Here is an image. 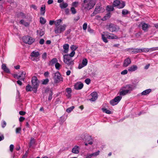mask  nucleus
I'll use <instances>...</instances> for the list:
<instances>
[{"instance_id": "nucleus-1", "label": "nucleus", "mask_w": 158, "mask_h": 158, "mask_svg": "<svg viewBox=\"0 0 158 158\" xmlns=\"http://www.w3.org/2000/svg\"><path fill=\"white\" fill-rule=\"evenodd\" d=\"M96 3L95 0H84L81 6L84 10H89L94 7Z\"/></svg>"}, {"instance_id": "nucleus-2", "label": "nucleus", "mask_w": 158, "mask_h": 158, "mask_svg": "<svg viewBox=\"0 0 158 158\" xmlns=\"http://www.w3.org/2000/svg\"><path fill=\"white\" fill-rule=\"evenodd\" d=\"M32 86L34 89L33 91L35 93L37 91V88L39 86V82L37 77L36 76H33L31 79Z\"/></svg>"}, {"instance_id": "nucleus-3", "label": "nucleus", "mask_w": 158, "mask_h": 158, "mask_svg": "<svg viewBox=\"0 0 158 158\" xmlns=\"http://www.w3.org/2000/svg\"><path fill=\"white\" fill-rule=\"evenodd\" d=\"M126 5L125 2L124 1L120 2L119 0H114L113 3V6L114 7H117L118 9H122Z\"/></svg>"}, {"instance_id": "nucleus-4", "label": "nucleus", "mask_w": 158, "mask_h": 158, "mask_svg": "<svg viewBox=\"0 0 158 158\" xmlns=\"http://www.w3.org/2000/svg\"><path fill=\"white\" fill-rule=\"evenodd\" d=\"M63 61L66 64L70 65H73L74 64L73 61L69 54H65L63 56Z\"/></svg>"}, {"instance_id": "nucleus-5", "label": "nucleus", "mask_w": 158, "mask_h": 158, "mask_svg": "<svg viewBox=\"0 0 158 158\" xmlns=\"http://www.w3.org/2000/svg\"><path fill=\"white\" fill-rule=\"evenodd\" d=\"M66 25L65 24L60 25V26L55 27L54 31L56 34H60L63 32L66 29Z\"/></svg>"}, {"instance_id": "nucleus-6", "label": "nucleus", "mask_w": 158, "mask_h": 158, "mask_svg": "<svg viewBox=\"0 0 158 158\" xmlns=\"http://www.w3.org/2000/svg\"><path fill=\"white\" fill-rule=\"evenodd\" d=\"M53 79L54 80V82L55 83L59 82L61 81H62V78L60 73L57 71L56 73L53 74Z\"/></svg>"}, {"instance_id": "nucleus-7", "label": "nucleus", "mask_w": 158, "mask_h": 158, "mask_svg": "<svg viewBox=\"0 0 158 158\" xmlns=\"http://www.w3.org/2000/svg\"><path fill=\"white\" fill-rule=\"evenodd\" d=\"M23 42L29 44H31L35 41V39L32 37L28 36H24L23 38Z\"/></svg>"}, {"instance_id": "nucleus-8", "label": "nucleus", "mask_w": 158, "mask_h": 158, "mask_svg": "<svg viewBox=\"0 0 158 158\" xmlns=\"http://www.w3.org/2000/svg\"><path fill=\"white\" fill-rule=\"evenodd\" d=\"M109 31L111 32L116 31L119 29V27L117 25L111 23L108 26Z\"/></svg>"}, {"instance_id": "nucleus-9", "label": "nucleus", "mask_w": 158, "mask_h": 158, "mask_svg": "<svg viewBox=\"0 0 158 158\" xmlns=\"http://www.w3.org/2000/svg\"><path fill=\"white\" fill-rule=\"evenodd\" d=\"M83 86L84 85L83 83L80 81L75 83L74 85V87L76 90H78L81 89L83 87Z\"/></svg>"}, {"instance_id": "nucleus-10", "label": "nucleus", "mask_w": 158, "mask_h": 158, "mask_svg": "<svg viewBox=\"0 0 158 158\" xmlns=\"http://www.w3.org/2000/svg\"><path fill=\"white\" fill-rule=\"evenodd\" d=\"M40 55L39 52H32L31 54V59L32 60L34 61L35 60V58H37Z\"/></svg>"}, {"instance_id": "nucleus-11", "label": "nucleus", "mask_w": 158, "mask_h": 158, "mask_svg": "<svg viewBox=\"0 0 158 158\" xmlns=\"http://www.w3.org/2000/svg\"><path fill=\"white\" fill-rule=\"evenodd\" d=\"M90 95L92 97V98L89 99L90 101L94 102L98 98V94L96 92H94L92 93Z\"/></svg>"}, {"instance_id": "nucleus-12", "label": "nucleus", "mask_w": 158, "mask_h": 158, "mask_svg": "<svg viewBox=\"0 0 158 158\" xmlns=\"http://www.w3.org/2000/svg\"><path fill=\"white\" fill-rule=\"evenodd\" d=\"M140 24L142 25V28L143 31H146L150 27V25L144 22H141Z\"/></svg>"}, {"instance_id": "nucleus-13", "label": "nucleus", "mask_w": 158, "mask_h": 158, "mask_svg": "<svg viewBox=\"0 0 158 158\" xmlns=\"http://www.w3.org/2000/svg\"><path fill=\"white\" fill-rule=\"evenodd\" d=\"M65 91L67 93L66 96L67 98H71L72 92L71 89L70 88H67L65 89Z\"/></svg>"}, {"instance_id": "nucleus-14", "label": "nucleus", "mask_w": 158, "mask_h": 158, "mask_svg": "<svg viewBox=\"0 0 158 158\" xmlns=\"http://www.w3.org/2000/svg\"><path fill=\"white\" fill-rule=\"evenodd\" d=\"M131 63V59L129 58H127L125 59L124 61L123 64V66L124 67H127Z\"/></svg>"}, {"instance_id": "nucleus-15", "label": "nucleus", "mask_w": 158, "mask_h": 158, "mask_svg": "<svg viewBox=\"0 0 158 158\" xmlns=\"http://www.w3.org/2000/svg\"><path fill=\"white\" fill-rule=\"evenodd\" d=\"M138 69V67L136 65H133L128 68V71L130 72H133L136 70Z\"/></svg>"}, {"instance_id": "nucleus-16", "label": "nucleus", "mask_w": 158, "mask_h": 158, "mask_svg": "<svg viewBox=\"0 0 158 158\" xmlns=\"http://www.w3.org/2000/svg\"><path fill=\"white\" fill-rule=\"evenodd\" d=\"M79 147L76 145L73 148L72 152L73 153L77 154L79 153Z\"/></svg>"}, {"instance_id": "nucleus-17", "label": "nucleus", "mask_w": 158, "mask_h": 158, "mask_svg": "<svg viewBox=\"0 0 158 158\" xmlns=\"http://www.w3.org/2000/svg\"><path fill=\"white\" fill-rule=\"evenodd\" d=\"M110 34V35H106L107 38L110 39H117L118 38V37L116 35L113 34Z\"/></svg>"}, {"instance_id": "nucleus-18", "label": "nucleus", "mask_w": 158, "mask_h": 158, "mask_svg": "<svg viewBox=\"0 0 158 158\" xmlns=\"http://www.w3.org/2000/svg\"><path fill=\"white\" fill-rule=\"evenodd\" d=\"M128 93H129V90H122L119 92V95L120 96H124Z\"/></svg>"}, {"instance_id": "nucleus-19", "label": "nucleus", "mask_w": 158, "mask_h": 158, "mask_svg": "<svg viewBox=\"0 0 158 158\" xmlns=\"http://www.w3.org/2000/svg\"><path fill=\"white\" fill-rule=\"evenodd\" d=\"M69 46L68 44H64L63 46L64 49V52L65 53H67L68 52Z\"/></svg>"}, {"instance_id": "nucleus-20", "label": "nucleus", "mask_w": 158, "mask_h": 158, "mask_svg": "<svg viewBox=\"0 0 158 158\" xmlns=\"http://www.w3.org/2000/svg\"><path fill=\"white\" fill-rule=\"evenodd\" d=\"M59 6L61 9H63L66 8L68 6V4L67 3L63 2L60 4Z\"/></svg>"}, {"instance_id": "nucleus-21", "label": "nucleus", "mask_w": 158, "mask_h": 158, "mask_svg": "<svg viewBox=\"0 0 158 158\" xmlns=\"http://www.w3.org/2000/svg\"><path fill=\"white\" fill-rule=\"evenodd\" d=\"M45 12V6L42 5V6L40 8V14L42 15H44Z\"/></svg>"}, {"instance_id": "nucleus-22", "label": "nucleus", "mask_w": 158, "mask_h": 158, "mask_svg": "<svg viewBox=\"0 0 158 158\" xmlns=\"http://www.w3.org/2000/svg\"><path fill=\"white\" fill-rule=\"evenodd\" d=\"M124 88L128 89H127V90H129V93H130V92L132 90L134 89L133 85H126V86L124 87Z\"/></svg>"}, {"instance_id": "nucleus-23", "label": "nucleus", "mask_w": 158, "mask_h": 158, "mask_svg": "<svg viewBox=\"0 0 158 158\" xmlns=\"http://www.w3.org/2000/svg\"><path fill=\"white\" fill-rule=\"evenodd\" d=\"M58 61V60L56 58H54L52 59L51 61L50 62L49 64L51 65H52L54 64H56Z\"/></svg>"}, {"instance_id": "nucleus-24", "label": "nucleus", "mask_w": 158, "mask_h": 158, "mask_svg": "<svg viewBox=\"0 0 158 158\" xmlns=\"http://www.w3.org/2000/svg\"><path fill=\"white\" fill-rule=\"evenodd\" d=\"M151 91V89H148L143 91L141 93L142 95H146L149 94Z\"/></svg>"}, {"instance_id": "nucleus-25", "label": "nucleus", "mask_w": 158, "mask_h": 158, "mask_svg": "<svg viewBox=\"0 0 158 158\" xmlns=\"http://www.w3.org/2000/svg\"><path fill=\"white\" fill-rule=\"evenodd\" d=\"M26 90L27 91H31V90H34V89L31 87L29 84H28L26 87Z\"/></svg>"}, {"instance_id": "nucleus-26", "label": "nucleus", "mask_w": 158, "mask_h": 158, "mask_svg": "<svg viewBox=\"0 0 158 158\" xmlns=\"http://www.w3.org/2000/svg\"><path fill=\"white\" fill-rule=\"evenodd\" d=\"M19 22L21 24L23 25L26 27L28 26L29 25V24L28 22H25L24 20L23 19L21 20Z\"/></svg>"}, {"instance_id": "nucleus-27", "label": "nucleus", "mask_w": 158, "mask_h": 158, "mask_svg": "<svg viewBox=\"0 0 158 158\" xmlns=\"http://www.w3.org/2000/svg\"><path fill=\"white\" fill-rule=\"evenodd\" d=\"M101 9H102V7L100 8V6H97V5L94 10L98 14L101 12L100 10Z\"/></svg>"}, {"instance_id": "nucleus-28", "label": "nucleus", "mask_w": 158, "mask_h": 158, "mask_svg": "<svg viewBox=\"0 0 158 158\" xmlns=\"http://www.w3.org/2000/svg\"><path fill=\"white\" fill-rule=\"evenodd\" d=\"M106 9L109 11H112L114 10V6H108L106 7Z\"/></svg>"}, {"instance_id": "nucleus-29", "label": "nucleus", "mask_w": 158, "mask_h": 158, "mask_svg": "<svg viewBox=\"0 0 158 158\" xmlns=\"http://www.w3.org/2000/svg\"><path fill=\"white\" fill-rule=\"evenodd\" d=\"M122 98V97L121 96H117L115 97L114 99L116 102H117V103H118L121 99Z\"/></svg>"}, {"instance_id": "nucleus-30", "label": "nucleus", "mask_w": 158, "mask_h": 158, "mask_svg": "<svg viewBox=\"0 0 158 158\" xmlns=\"http://www.w3.org/2000/svg\"><path fill=\"white\" fill-rule=\"evenodd\" d=\"M62 21V20L60 19H58L55 22V27H57L58 26H60V24L61 22Z\"/></svg>"}, {"instance_id": "nucleus-31", "label": "nucleus", "mask_w": 158, "mask_h": 158, "mask_svg": "<svg viewBox=\"0 0 158 158\" xmlns=\"http://www.w3.org/2000/svg\"><path fill=\"white\" fill-rule=\"evenodd\" d=\"M102 110L103 112H105L106 114H111V112L110 111V110H109L106 109L105 108H102Z\"/></svg>"}, {"instance_id": "nucleus-32", "label": "nucleus", "mask_w": 158, "mask_h": 158, "mask_svg": "<svg viewBox=\"0 0 158 158\" xmlns=\"http://www.w3.org/2000/svg\"><path fill=\"white\" fill-rule=\"evenodd\" d=\"M40 22L42 24H44L46 22V19L43 17L40 18Z\"/></svg>"}, {"instance_id": "nucleus-33", "label": "nucleus", "mask_w": 158, "mask_h": 158, "mask_svg": "<svg viewBox=\"0 0 158 158\" xmlns=\"http://www.w3.org/2000/svg\"><path fill=\"white\" fill-rule=\"evenodd\" d=\"M42 81V84L43 85H46L48 83L49 81V80L48 78H46L45 79L43 80Z\"/></svg>"}, {"instance_id": "nucleus-34", "label": "nucleus", "mask_w": 158, "mask_h": 158, "mask_svg": "<svg viewBox=\"0 0 158 158\" xmlns=\"http://www.w3.org/2000/svg\"><path fill=\"white\" fill-rule=\"evenodd\" d=\"M110 104L113 106H114L115 105H117L118 103H117V102H116L114 99H112L110 101Z\"/></svg>"}, {"instance_id": "nucleus-35", "label": "nucleus", "mask_w": 158, "mask_h": 158, "mask_svg": "<svg viewBox=\"0 0 158 158\" xmlns=\"http://www.w3.org/2000/svg\"><path fill=\"white\" fill-rule=\"evenodd\" d=\"M88 60L86 58H84L83 59L82 62V64H83L84 66H86L87 64Z\"/></svg>"}, {"instance_id": "nucleus-36", "label": "nucleus", "mask_w": 158, "mask_h": 158, "mask_svg": "<svg viewBox=\"0 0 158 158\" xmlns=\"http://www.w3.org/2000/svg\"><path fill=\"white\" fill-rule=\"evenodd\" d=\"M135 48H128L127 49V51H129V52H130L132 53H136V52H135Z\"/></svg>"}, {"instance_id": "nucleus-37", "label": "nucleus", "mask_w": 158, "mask_h": 158, "mask_svg": "<svg viewBox=\"0 0 158 158\" xmlns=\"http://www.w3.org/2000/svg\"><path fill=\"white\" fill-rule=\"evenodd\" d=\"M129 12L126 9H123L122 11V14L123 15H125L128 14Z\"/></svg>"}, {"instance_id": "nucleus-38", "label": "nucleus", "mask_w": 158, "mask_h": 158, "mask_svg": "<svg viewBox=\"0 0 158 158\" xmlns=\"http://www.w3.org/2000/svg\"><path fill=\"white\" fill-rule=\"evenodd\" d=\"M74 108V106H72L69 108H68L66 110V111L68 113L71 112Z\"/></svg>"}, {"instance_id": "nucleus-39", "label": "nucleus", "mask_w": 158, "mask_h": 158, "mask_svg": "<svg viewBox=\"0 0 158 158\" xmlns=\"http://www.w3.org/2000/svg\"><path fill=\"white\" fill-rule=\"evenodd\" d=\"M78 4L79 2H74L72 3V6L73 7H76L78 6Z\"/></svg>"}, {"instance_id": "nucleus-40", "label": "nucleus", "mask_w": 158, "mask_h": 158, "mask_svg": "<svg viewBox=\"0 0 158 158\" xmlns=\"http://www.w3.org/2000/svg\"><path fill=\"white\" fill-rule=\"evenodd\" d=\"M141 49V52H148L149 51V49L148 48H143Z\"/></svg>"}, {"instance_id": "nucleus-41", "label": "nucleus", "mask_w": 158, "mask_h": 158, "mask_svg": "<svg viewBox=\"0 0 158 158\" xmlns=\"http://www.w3.org/2000/svg\"><path fill=\"white\" fill-rule=\"evenodd\" d=\"M102 38L103 40V41L106 43L108 42V40H107V38L105 36V35H104L102 34Z\"/></svg>"}, {"instance_id": "nucleus-42", "label": "nucleus", "mask_w": 158, "mask_h": 158, "mask_svg": "<svg viewBox=\"0 0 158 158\" xmlns=\"http://www.w3.org/2000/svg\"><path fill=\"white\" fill-rule=\"evenodd\" d=\"M70 10L72 12V14H75L76 12V10L74 7H71L70 9Z\"/></svg>"}, {"instance_id": "nucleus-43", "label": "nucleus", "mask_w": 158, "mask_h": 158, "mask_svg": "<svg viewBox=\"0 0 158 158\" xmlns=\"http://www.w3.org/2000/svg\"><path fill=\"white\" fill-rule=\"evenodd\" d=\"M35 143V141L34 139L33 138H31L30 143V147H31Z\"/></svg>"}, {"instance_id": "nucleus-44", "label": "nucleus", "mask_w": 158, "mask_h": 158, "mask_svg": "<svg viewBox=\"0 0 158 158\" xmlns=\"http://www.w3.org/2000/svg\"><path fill=\"white\" fill-rule=\"evenodd\" d=\"M55 66L56 68L57 69L59 70L60 69V65L59 63L57 62L55 64Z\"/></svg>"}, {"instance_id": "nucleus-45", "label": "nucleus", "mask_w": 158, "mask_h": 158, "mask_svg": "<svg viewBox=\"0 0 158 158\" xmlns=\"http://www.w3.org/2000/svg\"><path fill=\"white\" fill-rule=\"evenodd\" d=\"M99 152L100 151H98L97 152H96L91 154V155H92V156H97L99 154Z\"/></svg>"}, {"instance_id": "nucleus-46", "label": "nucleus", "mask_w": 158, "mask_h": 158, "mask_svg": "<svg viewBox=\"0 0 158 158\" xmlns=\"http://www.w3.org/2000/svg\"><path fill=\"white\" fill-rule=\"evenodd\" d=\"M53 94V93L51 91L50 92V93L49 94V95L48 96V100H51L52 99V96Z\"/></svg>"}, {"instance_id": "nucleus-47", "label": "nucleus", "mask_w": 158, "mask_h": 158, "mask_svg": "<svg viewBox=\"0 0 158 158\" xmlns=\"http://www.w3.org/2000/svg\"><path fill=\"white\" fill-rule=\"evenodd\" d=\"M70 48L72 50V51H74L75 50L77 49V48L76 47V46L74 45H73L71 46Z\"/></svg>"}, {"instance_id": "nucleus-48", "label": "nucleus", "mask_w": 158, "mask_h": 158, "mask_svg": "<svg viewBox=\"0 0 158 158\" xmlns=\"http://www.w3.org/2000/svg\"><path fill=\"white\" fill-rule=\"evenodd\" d=\"M90 81V79L89 78H87L85 81V82L87 85H89V84Z\"/></svg>"}, {"instance_id": "nucleus-49", "label": "nucleus", "mask_w": 158, "mask_h": 158, "mask_svg": "<svg viewBox=\"0 0 158 158\" xmlns=\"http://www.w3.org/2000/svg\"><path fill=\"white\" fill-rule=\"evenodd\" d=\"M6 123L5 121H3L2 123V128H4L6 126Z\"/></svg>"}, {"instance_id": "nucleus-50", "label": "nucleus", "mask_w": 158, "mask_h": 158, "mask_svg": "<svg viewBox=\"0 0 158 158\" xmlns=\"http://www.w3.org/2000/svg\"><path fill=\"white\" fill-rule=\"evenodd\" d=\"M87 24L86 23H85L83 25V29L84 30H85L87 28Z\"/></svg>"}, {"instance_id": "nucleus-51", "label": "nucleus", "mask_w": 158, "mask_h": 158, "mask_svg": "<svg viewBox=\"0 0 158 158\" xmlns=\"http://www.w3.org/2000/svg\"><path fill=\"white\" fill-rule=\"evenodd\" d=\"M19 16H21L22 18H26V16L24 13L22 12H20L19 14Z\"/></svg>"}, {"instance_id": "nucleus-52", "label": "nucleus", "mask_w": 158, "mask_h": 158, "mask_svg": "<svg viewBox=\"0 0 158 158\" xmlns=\"http://www.w3.org/2000/svg\"><path fill=\"white\" fill-rule=\"evenodd\" d=\"M88 31L90 33H93L94 32V31L91 29L90 27H88Z\"/></svg>"}, {"instance_id": "nucleus-53", "label": "nucleus", "mask_w": 158, "mask_h": 158, "mask_svg": "<svg viewBox=\"0 0 158 158\" xmlns=\"http://www.w3.org/2000/svg\"><path fill=\"white\" fill-rule=\"evenodd\" d=\"M128 72V71L127 70L125 69L122 72H121V73L122 75H125L127 74Z\"/></svg>"}, {"instance_id": "nucleus-54", "label": "nucleus", "mask_w": 158, "mask_h": 158, "mask_svg": "<svg viewBox=\"0 0 158 158\" xmlns=\"http://www.w3.org/2000/svg\"><path fill=\"white\" fill-rule=\"evenodd\" d=\"M44 33V31L42 30H40L39 35L40 36H42Z\"/></svg>"}, {"instance_id": "nucleus-55", "label": "nucleus", "mask_w": 158, "mask_h": 158, "mask_svg": "<svg viewBox=\"0 0 158 158\" xmlns=\"http://www.w3.org/2000/svg\"><path fill=\"white\" fill-rule=\"evenodd\" d=\"M19 74L21 76V77H23H23H24L25 74H26V73L24 72H19Z\"/></svg>"}, {"instance_id": "nucleus-56", "label": "nucleus", "mask_w": 158, "mask_h": 158, "mask_svg": "<svg viewBox=\"0 0 158 158\" xmlns=\"http://www.w3.org/2000/svg\"><path fill=\"white\" fill-rule=\"evenodd\" d=\"M75 54V52L74 51H72V52L69 54V56L71 58L74 56Z\"/></svg>"}, {"instance_id": "nucleus-57", "label": "nucleus", "mask_w": 158, "mask_h": 158, "mask_svg": "<svg viewBox=\"0 0 158 158\" xmlns=\"http://www.w3.org/2000/svg\"><path fill=\"white\" fill-rule=\"evenodd\" d=\"M21 131V128L20 127H18L16 128V133H19Z\"/></svg>"}, {"instance_id": "nucleus-58", "label": "nucleus", "mask_w": 158, "mask_h": 158, "mask_svg": "<svg viewBox=\"0 0 158 158\" xmlns=\"http://www.w3.org/2000/svg\"><path fill=\"white\" fill-rule=\"evenodd\" d=\"M47 54L46 52L44 53L42 55V58L44 60H45L46 58Z\"/></svg>"}, {"instance_id": "nucleus-59", "label": "nucleus", "mask_w": 158, "mask_h": 158, "mask_svg": "<svg viewBox=\"0 0 158 158\" xmlns=\"http://www.w3.org/2000/svg\"><path fill=\"white\" fill-rule=\"evenodd\" d=\"M14 148V146L13 144H11L10 146V151L12 152L13 151Z\"/></svg>"}, {"instance_id": "nucleus-60", "label": "nucleus", "mask_w": 158, "mask_h": 158, "mask_svg": "<svg viewBox=\"0 0 158 158\" xmlns=\"http://www.w3.org/2000/svg\"><path fill=\"white\" fill-rule=\"evenodd\" d=\"M149 49V50H151V51H155L156 50H158V47H154L151 48Z\"/></svg>"}, {"instance_id": "nucleus-61", "label": "nucleus", "mask_w": 158, "mask_h": 158, "mask_svg": "<svg viewBox=\"0 0 158 158\" xmlns=\"http://www.w3.org/2000/svg\"><path fill=\"white\" fill-rule=\"evenodd\" d=\"M44 40L43 39H41L39 42V43L40 44H43L44 43Z\"/></svg>"}, {"instance_id": "nucleus-62", "label": "nucleus", "mask_w": 158, "mask_h": 158, "mask_svg": "<svg viewBox=\"0 0 158 158\" xmlns=\"http://www.w3.org/2000/svg\"><path fill=\"white\" fill-rule=\"evenodd\" d=\"M6 73H9L10 72V70L7 67L4 70H3Z\"/></svg>"}, {"instance_id": "nucleus-63", "label": "nucleus", "mask_w": 158, "mask_h": 158, "mask_svg": "<svg viewBox=\"0 0 158 158\" xmlns=\"http://www.w3.org/2000/svg\"><path fill=\"white\" fill-rule=\"evenodd\" d=\"M135 50H136L135 51V52H136V53H138V52H139V53L141 52V48H135Z\"/></svg>"}, {"instance_id": "nucleus-64", "label": "nucleus", "mask_w": 158, "mask_h": 158, "mask_svg": "<svg viewBox=\"0 0 158 158\" xmlns=\"http://www.w3.org/2000/svg\"><path fill=\"white\" fill-rule=\"evenodd\" d=\"M21 76L20 75H18V74H16L15 76V77L17 78V79H19L20 77H21Z\"/></svg>"}]
</instances>
